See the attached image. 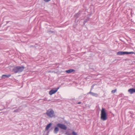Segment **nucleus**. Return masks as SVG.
Segmentation results:
<instances>
[{
	"label": "nucleus",
	"instance_id": "nucleus-1",
	"mask_svg": "<svg viewBox=\"0 0 135 135\" xmlns=\"http://www.w3.org/2000/svg\"><path fill=\"white\" fill-rule=\"evenodd\" d=\"M107 116L105 109L103 108L101 111V119L104 121L106 120L107 119Z\"/></svg>",
	"mask_w": 135,
	"mask_h": 135
},
{
	"label": "nucleus",
	"instance_id": "nucleus-2",
	"mask_svg": "<svg viewBox=\"0 0 135 135\" xmlns=\"http://www.w3.org/2000/svg\"><path fill=\"white\" fill-rule=\"evenodd\" d=\"M24 68L25 67L23 66H16L13 68L12 71L16 73H20L23 70Z\"/></svg>",
	"mask_w": 135,
	"mask_h": 135
},
{
	"label": "nucleus",
	"instance_id": "nucleus-3",
	"mask_svg": "<svg viewBox=\"0 0 135 135\" xmlns=\"http://www.w3.org/2000/svg\"><path fill=\"white\" fill-rule=\"evenodd\" d=\"M45 114L49 118H52L55 117L54 112L52 109H50L47 110Z\"/></svg>",
	"mask_w": 135,
	"mask_h": 135
},
{
	"label": "nucleus",
	"instance_id": "nucleus-4",
	"mask_svg": "<svg viewBox=\"0 0 135 135\" xmlns=\"http://www.w3.org/2000/svg\"><path fill=\"white\" fill-rule=\"evenodd\" d=\"M135 54V52H128L127 51H120L117 52V54L118 55H122L125 54Z\"/></svg>",
	"mask_w": 135,
	"mask_h": 135
},
{
	"label": "nucleus",
	"instance_id": "nucleus-5",
	"mask_svg": "<svg viewBox=\"0 0 135 135\" xmlns=\"http://www.w3.org/2000/svg\"><path fill=\"white\" fill-rule=\"evenodd\" d=\"M57 126L61 129L66 130L67 128V127L65 125L61 123H58L57 124Z\"/></svg>",
	"mask_w": 135,
	"mask_h": 135
},
{
	"label": "nucleus",
	"instance_id": "nucleus-6",
	"mask_svg": "<svg viewBox=\"0 0 135 135\" xmlns=\"http://www.w3.org/2000/svg\"><path fill=\"white\" fill-rule=\"evenodd\" d=\"M59 87H58L57 88H55V90L52 89L50 90L49 92V94L50 95H51L52 94L55 93L57 91V90L59 89Z\"/></svg>",
	"mask_w": 135,
	"mask_h": 135
},
{
	"label": "nucleus",
	"instance_id": "nucleus-7",
	"mask_svg": "<svg viewBox=\"0 0 135 135\" xmlns=\"http://www.w3.org/2000/svg\"><path fill=\"white\" fill-rule=\"evenodd\" d=\"M128 91L131 94L135 93V89L132 88L129 89L128 90Z\"/></svg>",
	"mask_w": 135,
	"mask_h": 135
},
{
	"label": "nucleus",
	"instance_id": "nucleus-8",
	"mask_svg": "<svg viewBox=\"0 0 135 135\" xmlns=\"http://www.w3.org/2000/svg\"><path fill=\"white\" fill-rule=\"evenodd\" d=\"M88 94H90L92 96H95V97H97L98 96V94L97 93H95L92 92H91V91H90V92H89L87 93Z\"/></svg>",
	"mask_w": 135,
	"mask_h": 135
},
{
	"label": "nucleus",
	"instance_id": "nucleus-9",
	"mask_svg": "<svg viewBox=\"0 0 135 135\" xmlns=\"http://www.w3.org/2000/svg\"><path fill=\"white\" fill-rule=\"evenodd\" d=\"M11 75L9 74L8 75H3L2 76V78L5 79L6 78H8L11 76Z\"/></svg>",
	"mask_w": 135,
	"mask_h": 135
},
{
	"label": "nucleus",
	"instance_id": "nucleus-10",
	"mask_svg": "<svg viewBox=\"0 0 135 135\" xmlns=\"http://www.w3.org/2000/svg\"><path fill=\"white\" fill-rule=\"evenodd\" d=\"M75 71V70H74L70 69L68 70H66V72L67 73H69Z\"/></svg>",
	"mask_w": 135,
	"mask_h": 135
},
{
	"label": "nucleus",
	"instance_id": "nucleus-11",
	"mask_svg": "<svg viewBox=\"0 0 135 135\" xmlns=\"http://www.w3.org/2000/svg\"><path fill=\"white\" fill-rule=\"evenodd\" d=\"M20 107H19V108L18 109L15 110L13 112H19L21 111L22 110V109H20Z\"/></svg>",
	"mask_w": 135,
	"mask_h": 135
},
{
	"label": "nucleus",
	"instance_id": "nucleus-12",
	"mask_svg": "<svg viewBox=\"0 0 135 135\" xmlns=\"http://www.w3.org/2000/svg\"><path fill=\"white\" fill-rule=\"evenodd\" d=\"M59 131V129L57 127H55L54 130V132L55 133H57Z\"/></svg>",
	"mask_w": 135,
	"mask_h": 135
},
{
	"label": "nucleus",
	"instance_id": "nucleus-13",
	"mask_svg": "<svg viewBox=\"0 0 135 135\" xmlns=\"http://www.w3.org/2000/svg\"><path fill=\"white\" fill-rule=\"evenodd\" d=\"M51 124H52L51 123H50L48 124L46 127L45 130H48L49 129V128H50V127L51 126Z\"/></svg>",
	"mask_w": 135,
	"mask_h": 135
},
{
	"label": "nucleus",
	"instance_id": "nucleus-14",
	"mask_svg": "<svg viewBox=\"0 0 135 135\" xmlns=\"http://www.w3.org/2000/svg\"><path fill=\"white\" fill-rule=\"evenodd\" d=\"M80 13H79L75 14L74 15V16L76 17V18L78 17L79 16Z\"/></svg>",
	"mask_w": 135,
	"mask_h": 135
},
{
	"label": "nucleus",
	"instance_id": "nucleus-15",
	"mask_svg": "<svg viewBox=\"0 0 135 135\" xmlns=\"http://www.w3.org/2000/svg\"><path fill=\"white\" fill-rule=\"evenodd\" d=\"M117 91V89H115L114 90H112L111 91V93H115Z\"/></svg>",
	"mask_w": 135,
	"mask_h": 135
},
{
	"label": "nucleus",
	"instance_id": "nucleus-16",
	"mask_svg": "<svg viewBox=\"0 0 135 135\" xmlns=\"http://www.w3.org/2000/svg\"><path fill=\"white\" fill-rule=\"evenodd\" d=\"M72 134L73 135H77L76 133L74 131H73L72 132Z\"/></svg>",
	"mask_w": 135,
	"mask_h": 135
},
{
	"label": "nucleus",
	"instance_id": "nucleus-17",
	"mask_svg": "<svg viewBox=\"0 0 135 135\" xmlns=\"http://www.w3.org/2000/svg\"><path fill=\"white\" fill-rule=\"evenodd\" d=\"M49 32H50V33H55V32L54 31H49Z\"/></svg>",
	"mask_w": 135,
	"mask_h": 135
},
{
	"label": "nucleus",
	"instance_id": "nucleus-18",
	"mask_svg": "<svg viewBox=\"0 0 135 135\" xmlns=\"http://www.w3.org/2000/svg\"><path fill=\"white\" fill-rule=\"evenodd\" d=\"M93 87H94V86H93V85L91 87V89H90V91H91V90L93 89Z\"/></svg>",
	"mask_w": 135,
	"mask_h": 135
},
{
	"label": "nucleus",
	"instance_id": "nucleus-19",
	"mask_svg": "<svg viewBox=\"0 0 135 135\" xmlns=\"http://www.w3.org/2000/svg\"><path fill=\"white\" fill-rule=\"evenodd\" d=\"M51 0H44V1H45V2H48L49 1H50Z\"/></svg>",
	"mask_w": 135,
	"mask_h": 135
},
{
	"label": "nucleus",
	"instance_id": "nucleus-20",
	"mask_svg": "<svg viewBox=\"0 0 135 135\" xmlns=\"http://www.w3.org/2000/svg\"><path fill=\"white\" fill-rule=\"evenodd\" d=\"M81 102H78L77 104H80L81 103Z\"/></svg>",
	"mask_w": 135,
	"mask_h": 135
},
{
	"label": "nucleus",
	"instance_id": "nucleus-21",
	"mask_svg": "<svg viewBox=\"0 0 135 135\" xmlns=\"http://www.w3.org/2000/svg\"><path fill=\"white\" fill-rule=\"evenodd\" d=\"M49 131H48V132H47V135H49Z\"/></svg>",
	"mask_w": 135,
	"mask_h": 135
},
{
	"label": "nucleus",
	"instance_id": "nucleus-22",
	"mask_svg": "<svg viewBox=\"0 0 135 135\" xmlns=\"http://www.w3.org/2000/svg\"><path fill=\"white\" fill-rule=\"evenodd\" d=\"M66 134H68V135H70V134H69V133H68L67 132H66Z\"/></svg>",
	"mask_w": 135,
	"mask_h": 135
},
{
	"label": "nucleus",
	"instance_id": "nucleus-23",
	"mask_svg": "<svg viewBox=\"0 0 135 135\" xmlns=\"http://www.w3.org/2000/svg\"><path fill=\"white\" fill-rule=\"evenodd\" d=\"M44 100H47L46 99V98H45Z\"/></svg>",
	"mask_w": 135,
	"mask_h": 135
},
{
	"label": "nucleus",
	"instance_id": "nucleus-24",
	"mask_svg": "<svg viewBox=\"0 0 135 135\" xmlns=\"http://www.w3.org/2000/svg\"><path fill=\"white\" fill-rule=\"evenodd\" d=\"M48 101H50V100H48Z\"/></svg>",
	"mask_w": 135,
	"mask_h": 135
}]
</instances>
